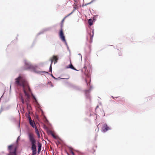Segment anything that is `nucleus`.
Wrapping results in <instances>:
<instances>
[{
  "label": "nucleus",
  "instance_id": "obj_12",
  "mask_svg": "<svg viewBox=\"0 0 155 155\" xmlns=\"http://www.w3.org/2000/svg\"><path fill=\"white\" fill-rule=\"evenodd\" d=\"M38 152L39 153L41 150V144L39 142L38 143Z\"/></svg>",
  "mask_w": 155,
  "mask_h": 155
},
{
  "label": "nucleus",
  "instance_id": "obj_19",
  "mask_svg": "<svg viewBox=\"0 0 155 155\" xmlns=\"http://www.w3.org/2000/svg\"><path fill=\"white\" fill-rule=\"evenodd\" d=\"M31 95H32V97H33V98L35 100V101L36 102H37V100H36V98H35V97L33 95V94H32Z\"/></svg>",
  "mask_w": 155,
  "mask_h": 155
},
{
  "label": "nucleus",
  "instance_id": "obj_17",
  "mask_svg": "<svg viewBox=\"0 0 155 155\" xmlns=\"http://www.w3.org/2000/svg\"><path fill=\"white\" fill-rule=\"evenodd\" d=\"M52 64H51L50 67V71L51 72L52 71Z\"/></svg>",
  "mask_w": 155,
  "mask_h": 155
},
{
  "label": "nucleus",
  "instance_id": "obj_18",
  "mask_svg": "<svg viewBox=\"0 0 155 155\" xmlns=\"http://www.w3.org/2000/svg\"><path fill=\"white\" fill-rule=\"evenodd\" d=\"M28 120H29V121H30V120H31V117H30V116L28 114Z\"/></svg>",
  "mask_w": 155,
  "mask_h": 155
},
{
  "label": "nucleus",
  "instance_id": "obj_15",
  "mask_svg": "<svg viewBox=\"0 0 155 155\" xmlns=\"http://www.w3.org/2000/svg\"><path fill=\"white\" fill-rule=\"evenodd\" d=\"M21 101L22 102V104H24L25 103V102L23 99V97H21Z\"/></svg>",
  "mask_w": 155,
  "mask_h": 155
},
{
  "label": "nucleus",
  "instance_id": "obj_4",
  "mask_svg": "<svg viewBox=\"0 0 155 155\" xmlns=\"http://www.w3.org/2000/svg\"><path fill=\"white\" fill-rule=\"evenodd\" d=\"M25 67L28 69H32L35 72L40 73L41 71H38L36 70L35 67L32 65L29 62L25 60Z\"/></svg>",
  "mask_w": 155,
  "mask_h": 155
},
{
  "label": "nucleus",
  "instance_id": "obj_3",
  "mask_svg": "<svg viewBox=\"0 0 155 155\" xmlns=\"http://www.w3.org/2000/svg\"><path fill=\"white\" fill-rule=\"evenodd\" d=\"M16 149V147L15 146L13 145L9 146L8 147L9 153L8 155H17Z\"/></svg>",
  "mask_w": 155,
  "mask_h": 155
},
{
  "label": "nucleus",
  "instance_id": "obj_6",
  "mask_svg": "<svg viewBox=\"0 0 155 155\" xmlns=\"http://www.w3.org/2000/svg\"><path fill=\"white\" fill-rule=\"evenodd\" d=\"M58 60V58L57 56H53L51 60V64H52L53 62L54 61V64L56 63L57 62V61Z\"/></svg>",
  "mask_w": 155,
  "mask_h": 155
},
{
  "label": "nucleus",
  "instance_id": "obj_10",
  "mask_svg": "<svg viewBox=\"0 0 155 155\" xmlns=\"http://www.w3.org/2000/svg\"><path fill=\"white\" fill-rule=\"evenodd\" d=\"M70 64L69 65H68V66H67L66 67L67 68H70L71 69H72L73 70H76L75 68H74V67L73 66L71 62H70Z\"/></svg>",
  "mask_w": 155,
  "mask_h": 155
},
{
  "label": "nucleus",
  "instance_id": "obj_5",
  "mask_svg": "<svg viewBox=\"0 0 155 155\" xmlns=\"http://www.w3.org/2000/svg\"><path fill=\"white\" fill-rule=\"evenodd\" d=\"M59 36L60 38L64 42H66V40L65 39V37L64 36L62 29H61L60 31Z\"/></svg>",
  "mask_w": 155,
  "mask_h": 155
},
{
  "label": "nucleus",
  "instance_id": "obj_13",
  "mask_svg": "<svg viewBox=\"0 0 155 155\" xmlns=\"http://www.w3.org/2000/svg\"><path fill=\"white\" fill-rule=\"evenodd\" d=\"M88 22L90 26H91L93 25V20L91 19H90L88 21Z\"/></svg>",
  "mask_w": 155,
  "mask_h": 155
},
{
  "label": "nucleus",
  "instance_id": "obj_1",
  "mask_svg": "<svg viewBox=\"0 0 155 155\" xmlns=\"http://www.w3.org/2000/svg\"><path fill=\"white\" fill-rule=\"evenodd\" d=\"M15 84L17 86H22L25 95L27 97V100L30 98L29 92H31V90L27 82L22 77L19 76L15 79Z\"/></svg>",
  "mask_w": 155,
  "mask_h": 155
},
{
  "label": "nucleus",
  "instance_id": "obj_22",
  "mask_svg": "<svg viewBox=\"0 0 155 155\" xmlns=\"http://www.w3.org/2000/svg\"><path fill=\"white\" fill-rule=\"evenodd\" d=\"M71 153H72V155H74V153L72 151Z\"/></svg>",
  "mask_w": 155,
  "mask_h": 155
},
{
  "label": "nucleus",
  "instance_id": "obj_9",
  "mask_svg": "<svg viewBox=\"0 0 155 155\" xmlns=\"http://www.w3.org/2000/svg\"><path fill=\"white\" fill-rule=\"evenodd\" d=\"M35 132L38 136V138H40V134H39V131L38 130L36 127H35Z\"/></svg>",
  "mask_w": 155,
  "mask_h": 155
},
{
  "label": "nucleus",
  "instance_id": "obj_7",
  "mask_svg": "<svg viewBox=\"0 0 155 155\" xmlns=\"http://www.w3.org/2000/svg\"><path fill=\"white\" fill-rule=\"evenodd\" d=\"M104 131L105 132L109 129V128L108 126L106 124H104L102 128Z\"/></svg>",
  "mask_w": 155,
  "mask_h": 155
},
{
  "label": "nucleus",
  "instance_id": "obj_16",
  "mask_svg": "<svg viewBox=\"0 0 155 155\" xmlns=\"http://www.w3.org/2000/svg\"><path fill=\"white\" fill-rule=\"evenodd\" d=\"M66 17H65L62 20V21H61V27L63 25V22L64 21V19H65V18Z\"/></svg>",
  "mask_w": 155,
  "mask_h": 155
},
{
  "label": "nucleus",
  "instance_id": "obj_14",
  "mask_svg": "<svg viewBox=\"0 0 155 155\" xmlns=\"http://www.w3.org/2000/svg\"><path fill=\"white\" fill-rule=\"evenodd\" d=\"M51 134L52 136V137L55 139H56L57 137L55 135L54 133L52 132H51Z\"/></svg>",
  "mask_w": 155,
  "mask_h": 155
},
{
  "label": "nucleus",
  "instance_id": "obj_23",
  "mask_svg": "<svg viewBox=\"0 0 155 155\" xmlns=\"http://www.w3.org/2000/svg\"><path fill=\"white\" fill-rule=\"evenodd\" d=\"M26 101V104H27V105H28V103H27V101H26H26Z\"/></svg>",
  "mask_w": 155,
  "mask_h": 155
},
{
  "label": "nucleus",
  "instance_id": "obj_26",
  "mask_svg": "<svg viewBox=\"0 0 155 155\" xmlns=\"http://www.w3.org/2000/svg\"><path fill=\"white\" fill-rule=\"evenodd\" d=\"M44 72L46 73H48V72Z\"/></svg>",
  "mask_w": 155,
  "mask_h": 155
},
{
  "label": "nucleus",
  "instance_id": "obj_27",
  "mask_svg": "<svg viewBox=\"0 0 155 155\" xmlns=\"http://www.w3.org/2000/svg\"><path fill=\"white\" fill-rule=\"evenodd\" d=\"M86 91V92H88V91Z\"/></svg>",
  "mask_w": 155,
  "mask_h": 155
},
{
  "label": "nucleus",
  "instance_id": "obj_25",
  "mask_svg": "<svg viewBox=\"0 0 155 155\" xmlns=\"http://www.w3.org/2000/svg\"><path fill=\"white\" fill-rule=\"evenodd\" d=\"M52 77H53V78H54V77L53 76V75H52Z\"/></svg>",
  "mask_w": 155,
  "mask_h": 155
},
{
  "label": "nucleus",
  "instance_id": "obj_21",
  "mask_svg": "<svg viewBox=\"0 0 155 155\" xmlns=\"http://www.w3.org/2000/svg\"><path fill=\"white\" fill-rule=\"evenodd\" d=\"M91 3V2H90V3H87V4H85V6H86L87 5H89V4H90Z\"/></svg>",
  "mask_w": 155,
  "mask_h": 155
},
{
  "label": "nucleus",
  "instance_id": "obj_2",
  "mask_svg": "<svg viewBox=\"0 0 155 155\" xmlns=\"http://www.w3.org/2000/svg\"><path fill=\"white\" fill-rule=\"evenodd\" d=\"M28 137L31 145L32 155H35L36 153V147L35 145L36 140L35 138V136L33 133H29L28 134Z\"/></svg>",
  "mask_w": 155,
  "mask_h": 155
},
{
  "label": "nucleus",
  "instance_id": "obj_11",
  "mask_svg": "<svg viewBox=\"0 0 155 155\" xmlns=\"http://www.w3.org/2000/svg\"><path fill=\"white\" fill-rule=\"evenodd\" d=\"M94 35V30H93L92 32L90 34H89L90 39L91 41H92L93 37Z\"/></svg>",
  "mask_w": 155,
  "mask_h": 155
},
{
  "label": "nucleus",
  "instance_id": "obj_20",
  "mask_svg": "<svg viewBox=\"0 0 155 155\" xmlns=\"http://www.w3.org/2000/svg\"><path fill=\"white\" fill-rule=\"evenodd\" d=\"M74 0V4L75 5H77V0Z\"/></svg>",
  "mask_w": 155,
  "mask_h": 155
},
{
  "label": "nucleus",
  "instance_id": "obj_8",
  "mask_svg": "<svg viewBox=\"0 0 155 155\" xmlns=\"http://www.w3.org/2000/svg\"><path fill=\"white\" fill-rule=\"evenodd\" d=\"M30 120V121H29L30 124L32 127L35 128V127L36 126L34 121V120L32 121V120Z\"/></svg>",
  "mask_w": 155,
  "mask_h": 155
},
{
  "label": "nucleus",
  "instance_id": "obj_24",
  "mask_svg": "<svg viewBox=\"0 0 155 155\" xmlns=\"http://www.w3.org/2000/svg\"><path fill=\"white\" fill-rule=\"evenodd\" d=\"M19 139V137H18L17 138V140Z\"/></svg>",
  "mask_w": 155,
  "mask_h": 155
}]
</instances>
